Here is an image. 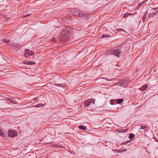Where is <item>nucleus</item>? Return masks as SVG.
<instances>
[{
  "mask_svg": "<svg viewBox=\"0 0 158 158\" xmlns=\"http://www.w3.org/2000/svg\"><path fill=\"white\" fill-rule=\"evenodd\" d=\"M70 32L66 28L62 29L60 33V40L63 44L66 43L69 39Z\"/></svg>",
  "mask_w": 158,
  "mask_h": 158,
  "instance_id": "1",
  "label": "nucleus"
},
{
  "mask_svg": "<svg viewBox=\"0 0 158 158\" xmlns=\"http://www.w3.org/2000/svg\"><path fill=\"white\" fill-rule=\"evenodd\" d=\"M121 49L122 47L119 46L114 48L113 49L108 50L106 53L108 55L112 54L118 57L120 56V55L122 52V51L121 50Z\"/></svg>",
  "mask_w": 158,
  "mask_h": 158,
  "instance_id": "2",
  "label": "nucleus"
},
{
  "mask_svg": "<svg viewBox=\"0 0 158 158\" xmlns=\"http://www.w3.org/2000/svg\"><path fill=\"white\" fill-rule=\"evenodd\" d=\"M74 13L76 16L78 17H81L85 19H87L90 16V15L89 13L83 12L82 11L78 9L76 10Z\"/></svg>",
  "mask_w": 158,
  "mask_h": 158,
  "instance_id": "3",
  "label": "nucleus"
},
{
  "mask_svg": "<svg viewBox=\"0 0 158 158\" xmlns=\"http://www.w3.org/2000/svg\"><path fill=\"white\" fill-rule=\"evenodd\" d=\"M95 103V101L93 98L89 99L84 102V105L85 106H88L94 105Z\"/></svg>",
  "mask_w": 158,
  "mask_h": 158,
  "instance_id": "4",
  "label": "nucleus"
},
{
  "mask_svg": "<svg viewBox=\"0 0 158 158\" xmlns=\"http://www.w3.org/2000/svg\"><path fill=\"white\" fill-rule=\"evenodd\" d=\"M17 135V132L12 129H10L9 130L8 132V135L10 137H14Z\"/></svg>",
  "mask_w": 158,
  "mask_h": 158,
  "instance_id": "5",
  "label": "nucleus"
},
{
  "mask_svg": "<svg viewBox=\"0 0 158 158\" xmlns=\"http://www.w3.org/2000/svg\"><path fill=\"white\" fill-rule=\"evenodd\" d=\"M21 45L19 44L13 43L11 44V46L12 48L15 51L19 50Z\"/></svg>",
  "mask_w": 158,
  "mask_h": 158,
  "instance_id": "6",
  "label": "nucleus"
},
{
  "mask_svg": "<svg viewBox=\"0 0 158 158\" xmlns=\"http://www.w3.org/2000/svg\"><path fill=\"white\" fill-rule=\"evenodd\" d=\"M34 54V52L28 49H26L25 50V54L24 55V56L26 57H27L33 55Z\"/></svg>",
  "mask_w": 158,
  "mask_h": 158,
  "instance_id": "7",
  "label": "nucleus"
},
{
  "mask_svg": "<svg viewBox=\"0 0 158 158\" xmlns=\"http://www.w3.org/2000/svg\"><path fill=\"white\" fill-rule=\"evenodd\" d=\"M129 81L127 80H123L121 81L122 85V86L123 87H125L128 84Z\"/></svg>",
  "mask_w": 158,
  "mask_h": 158,
  "instance_id": "8",
  "label": "nucleus"
},
{
  "mask_svg": "<svg viewBox=\"0 0 158 158\" xmlns=\"http://www.w3.org/2000/svg\"><path fill=\"white\" fill-rule=\"evenodd\" d=\"M148 88V86L147 85H143L139 88V89L142 91L145 90Z\"/></svg>",
  "mask_w": 158,
  "mask_h": 158,
  "instance_id": "9",
  "label": "nucleus"
},
{
  "mask_svg": "<svg viewBox=\"0 0 158 158\" xmlns=\"http://www.w3.org/2000/svg\"><path fill=\"white\" fill-rule=\"evenodd\" d=\"M156 15V12H153L150 13L148 15L149 18H152Z\"/></svg>",
  "mask_w": 158,
  "mask_h": 158,
  "instance_id": "10",
  "label": "nucleus"
},
{
  "mask_svg": "<svg viewBox=\"0 0 158 158\" xmlns=\"http://www.w3.org/2000/svg\"><path fill=\"white\" fill-rule=\"evenodd\" d=\"M78 128L80 130H85L86 129V127L84 125H80L78 127Z\"/></svg>",
  "mask_w": 158,
  "mask_h": 158,
  "instance_id": "11",
  "label": "nucleus"
},
{
  "mask_svg": "<svg viewBox=\"0 0 158 158\" xmlns=\"http://www.w3.org/2000/svg\"><path fill=\"white\" fill-rule=\"evenodd\" d=\"M158 10V7L154 8H149L147 10V12H150V10H151L152 11H153L155 10Z\"/></svg>",
  "mask_w": 158,
  "mask_h": 158,
  "instance_id": "12",
  "label": "nucleus"
},
{
  "mask_svg": "<svg viewBox=\"0 0 158 158\" xmlns=\"http://www.w3.org/2000/svg\"><path fill=\"white\" fill-rule=\"evenodd\" d=\"M25 64H34L35 63L34 61H29L26 62Z\"/></svg>",
  "mask_w": 158,
  "mask_h": 158,
  "instance_id": "13",
  "label": "nucleus"
},
{
  "mask_svg": "<svg viewBox=\"0 0 158 158\" xmlns=\"http://www.w3.org/2000/svg\"><path fill=\"white\" fill-rule=\"evenodd\" d=\"M55 85L56 86H60V87H64L65 86V84L64 83H63V84H55Z\"/></svg>",
  "mask_w": 158,
  "mask_h": 158,
  "instance_id": "14",
  "label": "nucleus"
},
{
  "mask_svg": "<svg viewBox=\"0 0 158 158\" xmlns=\"http://www.w3.org/2000/svg\"><path fill=\"white\" fill-rule=\"evenodd\" d=\"M44 106V104H39L35 105L34 107H43Z\"/></svg>",
  "mask_w": 158,
  "mask_h": 158,
  "instance_id": "15",
  "label": "nucleus"
},
{
  "mask_svg": "<svg viewBox=\"0 0 158 158\" xmlns=\"http://www.w3.org/2000/svg\"><path fill=\"white\" fill-rule=\"evenodd\" d=\"M116 100L117 104H120L123 102V99L121 98L117 99Z\"/></svg>",
  "mask_w": 158,
  "mask_h": 158,
  "instance_id": "16",
  "label": "nucleus"
},
{
  "mask_svg": "<svg viewBox=\"0 0 158 158\" xmlns=\"http://www.w3.org/2000/svg\"><path fill=\"white\" fill-rule=\"evenodd\" d=\"M135 137V135L132 133H131L129 134V138L130 139H132Z\"/></svg>",
  "mask_w": 158,
  "mask_h": 158,
  "instance_id": "17",
  "label": "nucleus"
},
{
  "mask_svg": "<svg viewBox=\"0 0 158 158\" xmlns=\"http://www.w3.org/2000/svg\"><path fill=\"white\" fill-rule=\"evenodd\" d=\"M0 135L2 137H5L6 136V135L3 133L1 129H0Z\"/></svg>",
  "mask_w": 158,
  "mask_h": 158,
  "instance_id": "18",
  "label": "nucleus"
},
{
  "mask_svg": "<svg viewBox=\"0 0 158 158\" xmlns=\"http://www.w3.org/2000/svg\"><path fill=\"white\" fill-rule=\"evenodd\" d=\"M131 14L130 13H127L124 14L123 15V17L125 18L127 17L128 15H131Z\"/></svg>",
  "mask_w": 158,
  "mask_h": 158,
  "instance_id": "19",
  "label": "nucleus"
},
{
  "mask_svg": "<svg viewBox=\"0 0 158 158\" xmlns=\"http://www.w3.org/2000/svg\"><path fill=\"white\" fill-rule=\"evenodd\" d=\"M131 141V140H129L127 141H126L124 142H123L121 144L122 145H125L127 143H128L129 142H130Z\"/></svg>",
  "mask_w": 158,
  "mask_h": 158,
  "instance_id": "20",
  "label": "nucleus"
},
{
  "mask_svg": "<svg viewBox=\"0 0 158 158\" xmlns=\"http://www.w3.org/2000/svg\"><path fill=\"white\" fill-rule=\"evenodd\" d=\"M7 100L10 101L12 103L14 104H16L15 103V102L14 101L12 100V99L11 98H7Z\"/></svg>",
  "mask_w": 158,
  "mask_h": 158,
  "instance_id": "21",
  "label": "nucleus"
},
{
  "mask_svg": "<svg viewBox=\"0 0 158 158\" xmlns=\"http://www.w3.org/2000/svg\"><path fill=\"white\" fill-rule=\"evenodd\" d=\"M115 85L118 86H122V85L121 83V82H117L115 83L114 85Z\"/></svg>",
  "mask_w": 158,
  "mask_h": 158,
  "instance_id": "22",
  "label": "nucleus"
},
{
  "mask_svg": "<svg viewBox=\"0 0 158 158\" xmlns=\"http://www.w3.org/2000/svg\"><path fill=\"white\" fill-rule=\"evenodd\" d=\"M127 130L126 129H120L118 131L120 132H125Z\"/></svg>",
  "mask_w": 158,
  "mask_h": 158,
  "instance_id": "23",
  "label": "nucleus"
},
{
  "mask_svg": "<svg viewBox=\"0 0 158 158\" xmlns=\"http://www.w3.org/2000/svg\"><path fill=\"white\" fill-rule=\"evenodd\" d=\"M147 13H145L143 15V19H142V20H143V21L144 22L145 21V19H146V16L147 15Z\"/></svg>",
  "mask_w": 158,
  "mask_h": 158,
  "instance_id": "24",
  "label": "nucleus"
},
{
  "mask_svg": "<svg viewBox=\"0 0 158 158\" xmlns=\"http://www.w3.org/2000/svg\"><path fill=\"white\" fill-rule=\"evenodd\" d=\"M110 37V35L106 34H103L102 35V37L103 38H106Z\"/></svg>",
  "mask_w": 158,
  "mask_h": 158,
  "instance_id": "25",
  "label": "nucleus"
},
{
  "mask_svg": "<svg viewBox=\"0 0 158 158\" xmlns=\"http://www.w3.org/2000/svg\"><path fill=\"white\" fill-rule=\"evenodd\" d=\"M53 147H59V148H61V146L60 145H52Z\"/></svg>",
  "mask_w": 158,
  "mask_h": 158,
  "instance_id": "26",
  "label": "nucleus"
},
{
  "mask_svg": "<svg viewBox=\"0 0 158 158\" xmlns=\"http://www.w3.org/2000/svg\"><path fill=\"white\" fill-rule=\"evenodd\" d=\"M104 78L106 80H107L108 81H112V80H113L114 79V78H112V79H108L107 78H106V77L105 78Z\"/></svg>",
  "mask_w": 158,
  "mask_h": 158,
  "instance_id": "27",
  "label": "nucleus"
},
{
  "mask_svg": "<svg viewBox=\"0 0 158 158\" xmlns=\"http://www.w3.org/2000/svg\"><path fill=\"white\" fill-rule=\"evenodd\" d=\"M51 40L53 42H56V39L55 38H53L52 40Z\"/></svg>",
  "mask_w": 158,
  "mask_h": 158,
  "instance_id": "28",
  "label": "nucleus"
},
{
  "mask_svg": "<svg viewBox=\"0 0 158 158\" xmlns=\"http://www.w3.org/2000/svg\"><path fill=\"white\" fill-rule=\"evenodd\" d=\"M144 3V2L143 1L142 2L139 3L138 5L140 7Z\"/></svg>",
  "mask_w": 158,
  "mask_h": 158,
  "instance_id": "29",
  "label": "nucleus"
},
{
  "mask_svg": "<svg viewBox=\"0 0 158 158\" xmlns=\"http://www.w3.org/2000/svg\"><path fill=\"white\" fill-rule=\"evenodd\" d=\"M110 104H111V105H114L115 104L114 103V101H113V100H110Z\"/></svg>",
  "mask_w": 158,
  "mask_h": 158,
  "instance_id": "30",
  "label": "nucleus"
},
{
  "mask_svg": "<svg viewBox=\"0 0 158 158\" xmlns=\"http://www.w3.org/2000/svg\"><path fill=\"white\" fill-rule=\"evenodd\" d=\"M146 127H145L144 126H142L141 127L140 129H144V128H145Z\"/></svg>",
  "mask_w": 158,
  "mask_h": 158,
  "instance_id": "31",
  "label": "nucleus"
},
{
  "mask_svg": "<svg viewBox=\"0 0 158 158\" xmlns=\"http://www.w3.org/2000/svg\"><path fill=\"white\" fill-rule=\"evenodd\" d=\"M140 6L139 5H138L137 6L136 8V10H139V9Z\"/></svg>",
  "mask_w": 158,
  "mask_h": 158,
  "instance_id": "32",
  "label": "nucleus"
},
{
  "mask_svg": "<svg viewBox=\"0 0 158 158\" xmlns=\"http://www.w3.org/2000/svg\"><path fill=\"white\" fill-rule=\"evenodd\" d=\"M117 31H122V29H120V28H119V29H118L117 30Z\"/></svg>",
  "mask_w": 158,
  "mask_h": 158,
  "instance_id": "33",
  "label": "nucleus"
},
{
  "mask_svg": "<svg viewBox=\"0 0 158 158\" xmlns=\"http://www.w3.org/2000/svg\"><path fill=\"white\" fill-rule=\"evenodd\" d=\"M154 139H155L156 141L158 142V140L156 139L155 137H154Z\"/></svg>",
  "mask_w": 158,
  "mask_h": 158,
  "instance_id": "34",
  "label": "nucleus"
},
{
  "mask_svg": "<svg viewBox=\"0 0 158 158\" xmlns=\"http://www.w3.org/2000/svg\"><path fill=\"white\" fill-rule=\"evenodd\" d=\"M155 12H156V15L158 14V11L156 10Z\"/></svg>",
  "mask_w": 158,
  "mask_h": 158,
  "instance_id": "35",
  "label": "nucleus"
},
{
  "mask_svg": "<svg viewBox=\"0 0 158 158\" xmlns=\"http://www.w3.org/2000/svg\"><path fill=\"white\" fill-rule=\"evenodd\" d=\"M34 99H35V100H36V98H35Z\"/></svg>",
  "mask_w": 158,
  "mask_h": 158,
  "instance_id": "36",
  "label": "nucleus"
},
{
  "mask_svg": "<svg viewBox=\"0 0 158 158\" xmlns=\"http://www.w3.org/2000/svg\"><path fill=\"white\" fill-rule=\"evenodd\" d=\"M34 99H35V100H36V98H35Z\"/></svg>",
  "mask_w": 158,
  "mask_h": 158,
  "instance_id": "37",
  "label": "nucleus"
},
{
  "mask_svg": "<svg viewBox=\"0 0 158 158\" xmlns=\"http://www.w3.org/2000/svg\"><path fill=\"white\" fill-rule=\"evenodd\" d=\"M125 149H126V148H125V149H124V150H125Z\"/></svg>",
  "mask_w": 158,
  "mask_h": 158,
  "instance_id": "38",
  "label": "nucleus"
},
{
  "mask_svg": "<svg viewBox=\"0 0 158 158\" xmlns=\"http://www.w3.org/2000/svg\"><path fill=\"white\" fill-rule=\"evenodd\" d=\"M125 149H126V148H125V149H124V150H125Z\"/></svg>",
  "mask_w": 158,
  "mask_h": 158,
  "instance_id": "39",
  "label": "nucleus"
}]
</instances>
